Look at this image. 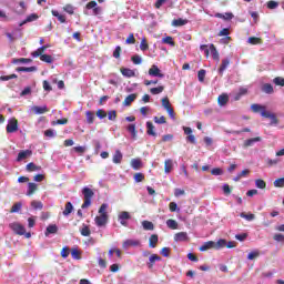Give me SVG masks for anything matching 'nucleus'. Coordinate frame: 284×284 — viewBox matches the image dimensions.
Returning <instances> with one entry per match:
<instances>
[{
	"mask_svg": "<svg viewBox=\"0 0 284 284\" xmlns=\"http://www.w3.org/2000/svg\"><path fill=\"white\" fill-rule=\"evenodd\" d=\"M82 194L84 196V202L82 203V210H88L90 205H92V199L94 197V191L92 189L85 186L82 189Z\"/></svg>",
	"mask_w": 284,
	"mask_h": 284,
	"instance_id": "nucleus-1",
	"label": "nucleus"
},
{
	"mask_svg": "<svg viewBox=\"0 0 284 284\" xmlns=\"http://www.w3.org/2000/svg\"><path fill=\"white\" fill-rule=\"evenodd\" d=\"M10 230L14 232V234H18V236H26V239H30L32 236L31 233L26 232V226L23 224H20L19 222H13L9 224Z\"/></svg>",
	"mask_w": 284,
	"mask_h": 284,
	"instance_id": "nucleus-2",
	"label": "nucleus"
},
{
	"mask_svg": "<svg viewBox=\"0 0 284 284\" xmlns=\"http://www.w3.org/2000/svg\"><path fill=\"white\" fill-rule=\"evenodd\" d=\"M18 131H19V121L17 120V118L10 119L7 124L8 134H13V132H18Z\"/></svg>",
	"mask_w": 284,
	"mask_h": 284,
	"instance_id": "nucleus-3",
	"label": "nucleus"
},
{
	"mask_svg": "<svg viewBox=\"0 0 284 284\" xmlns=\"http://www.w3.org/2000/svg\"><path fill=\"white\" fill-rule=\"evenodd\" d=\"M132 219V215L128 211H122L118 215V221L123 225V227H128V221Z\"/></svg>",
	"mask_w": 284,
	"mask_h": 284,
	"instance_id": "nucleus-4",
	"label": "nucleus"
},
{
	"mask_svg": "<svg viewBox=\"0 0 284 284\" xmlns=\"http://www.w3.org/2000/svg\"><path fill=\"white\" fill-rule=\"evenodd\" d=\"M162 105L163 108L166 110L169 116L171 119H174L175 115H174V109L172 108V104L170 103V99L168 97L163 98L162 99Z\"/></svg>",
	"mask_w": 284,
	"mask_h": 284,
	"instance_id": "nucleus-5",
	"label": "nucleus"
},
{
	"mask_svg": "<svg viewBox=\"0 0 284 284\" xmlns=\"http://www.w3.org/2000/svg\"><path fill=\"white\" fill-rule=\"evenodd\" d=\"M175 243H187L190 242V236L187 232H179L174 235Z\"/></svg>",
	"mask_w": 284,
	"mask_h": 284,
	"instance_id": "nucleus-6",
	"label": "nucleus"
},
{
	"mask_svg": "<svg viewBox=\"0 0 284 284\" xmlns=\"http://www.w3.org/2000/svg\"><path fill=\"white\" fill-rule=\"evenodd\" d=\"M251 110L255 114L260 113L261 116H263V114H267V109L265 108V105L254 103V104L251 105Z\"/></svg>",
	"mask_w": 284,
	"mask_h": 284,
	"instance_id": "nucleus-7",
	"label": "nucleus"
},
{
	"mask_svg": "<svg viewBox=\"0 0 284 284\" xmlns=\"http://www.w3.org/2000/svg\"><path fill=\"white\" fill-rule=\"evenodd\" d=\"M109 215H98L95 216V225L98 227H104V225H108Z\"/></svg>",
	"mask_w": 284,
	"mask_h": 284,
	"instance_id": "nucleus-8",
	"label": "nucleus"
},
{
	"mask_svg": "<svg viewBox=\"0 0 284 284\" xmlns=\"http://www.w3.org/2000/svg\"><path fill=\"white\" fill-rule=\"evenodd\" d=\"M139 245H141L139 240H126L123 242L122 247L123 250H129L130 247H139Z\"/></svg>",
	"mask_w": 284,
	"mask_h": 284,
	"instance_id": "nucleus-9",
	"label": "nucleus"
},
{
	"mask_svg": "<svg viewBox=\"0 0 284 284\" xmlns=\"http://www.w3.org/2000/svg\"><path fill=\"white\" fill-rule=\"evenodd\" d=\"M149 74H150V77H159L160 79H163V77H164V74L161 73V69H159V67L156 64H153L149 69Z\"/></svg>",
	"mask_w": 284,
	"mask_h": 284,
	"instance_id": "nucleus-10",
	"label": "nucleus"
},
{
	"mask_svg": "<svg viewBox=\"0 0 284 284\" xmlns=\"http://www.w3.org/2000/svg\"><path fill=\"white\" fill-rule=\"evenodd\" d=\"M29 156H32V150H22L18 153L17 161L21 162L26 159H29Z\"/></svg>",
	"mask_w": 284,
	"mask_h": 284,
	"instance_id": "nucleus-11",
	"label": "nucleus"
},
{
	"mask_svg": "<svg viewBox=\"0 0 284 284\" xmlns=\"http://www.w3.org/2000/svg\"><path fill=\"white\" fill-rule=\"evenodd\" d=\"M261 141H263V138H261V136L247 139L243 143V148H252V145H254V143H258Z\"/></svg>",
	"mask_w": 284,
	"mask_h": 284,
	"instance_id": "nucleus-12",
	"label": "nucleus"
},
{
	"mask_svg": "<svg viewBox=\"0 0 284 284\" xmlns=\"http://www.w3.org/2000/svg\"><path fill=\"white\" fill-rule=\"evenodd\" d=\"M231 61L230 58H225L222 60V63L220 65V68L217 69V72L221 77H223V72H225V70H227V65H230Z\"/></svg>",
	"mask_w": 284,
	"mask_h": 284,
	"instance_id": "nucleus-13",
	"label": "nucleus"
},
{
	"mask_svg": "<svg viewBox=\"0 0 284 284\" xmlns=\"http://www.w3.org/2000/svg\"><path fill=\"white\" fill-rule=\"evenodd\" d=\"M37 190H39V185L34 182H29L27 196H32L33 194H36Z\"/></svg>",
	"mask_w": 284,
	"mask_h": 284,
	"instance_id": "nucleus-14",
	"label": "nucleus"
},
{
	"mask_svg": "<svg viewBox=\"0 0 284 284\" xmlns=\"http://www.w3.org/2000/svg\"><path fill=\"white\" fill-rule=\"evenodd\" d=\"M264 119H271V125H277L278 118H276V114L267 111L266 113H263Z\"/></svg>",
	"mask_w": 284,
	"mask_h": 284,
	"instance_id": "nucleus-15",
	"label": "nucleus"
},
{
	"mask_svg": "<svg viewBox=\"0 0 284 284\" xmlns=\"http://www.w3.org/2000/svg\"><path fill=\"white\" fill-rule=\"evenodd\" d=\"M32 112H34V114H45V112H50V109H48V105H43V106H32L31 108Z\"/></svg>",
	"mask_w": 284,
	"mask_h": 284,
	"instance_id": "nucleus-16",
	"label": "nucleus"
},
{
	"mask_svg": "<svg viewBox=\"0 0 284 284\" xmlns=\"http://www.w3.org/2000/svg\"><path fill=\"white\" fill-rule=\"evenodd\" d=\"M120 72L123 77H126V79H132V77H135L136 73L134 72V70L129 69V68H122L120 69Z\"/></svg>",
	"mask_w": 284,
	"mask_h": 284,
	"instance_id": "nucleus-17",
	"label": "nucleus"
},
{
	"mask_svg": "<svg viewBox=\"0 0 284 284\" xmlns=\"http://www.w3.org/2000/svg\"><path fill=\"white\" fill-rule=\"evenodd\" d=\"M229 102H230V95H227V93H222L221 95H219L217 98L219 105L221 106L227 105Z\"/></svg>",
	"mask_w": 284,
	"mask_h": 284,
	"instance_id": "nucleus-18",
	"label": "nucleus"
},
{
	"mask_svg": "<svg viewBox=\"0 0 284 284\" xmlns=\"http://www.w3.org/2000/svg\"><path fill=\"white\" fill-rule=\"evenodd\" d=\"M216 19H223L224 21H232L234 19V13L226 12V13H215Z\"/></svg>",
	"mask_w": 284,
	"mask_h": 284,
	"instance_id": "nucleus-19",
	"label": "nucleus"
},
{
	"mask_svg": "<svg viewBox=\"0 0 284 284\" xmlns=\"http://www.w3.org/2000/svg\"><path fill=\"white\" fill-rule=\"evenodd\" d=\"M156 261H161V256H159L158 254H152L149 257V262H148L149 270H152V267H154V264L156 263Z\"/></svg>",
	"mask_w": 284,
	"mask_h": 284,
	"instance_id": "nucleus-20",
	"label": "nucleus"
},
{
	"mask_svg": "<svg viewBox=\"0 0 284 284\" xmlns=\"http://www.w3.org/2000/svg\"><path fill=\"white\" fill-rule=\"evenodd\" d=\"M136 97H138L136 93L129 94V95L124 99L123 105H125V106L132 105V103H134V101H136Z\"/></svg>",
	"mask_w": 284,
	"mask_h": 284,
	"instance_id": "nucleus-21",
	"label": "nucleus"
},
{
	"mask_svg": "<svg viewBox=\"0 0 284 284\" xmlns=\"http://www.w3.org/2000/svg\"><path fill=\"white\" fill-rule=\"evenodd\" d=\"M210 52L213 60L219 63V61H221V57L219 55V51L216 50V47L214 44H210Z\"/></svg>",
	"mask_w": 284,
	"mask_h": 284,
	"instance_id": "nucleus-22",
	"label": "nucleus"
},
{
	"mask_svg": "<svg viewBox=\"0 0 284 284\" xmlns=\"http://www.w3.org/2000/svg\"><path fill=\"white\" fill-rule=\"evenodd\" d=\"M172 26L174 28H181L182 26H187V19H183V18L174 19L172 21Z\"/></svg>",
	"mask_w": 284,
	"mask_h": 284,
	"instance_id": "nucleus-23",
	"label": "nucleus"
},
{
	"mask_svg": "<svg viewBox=\"0 0 284 284\" xmlns=\"http://www.w3.org/2000/svg\"><path fill=\"white\" fill-rule=\"evenodd\" d=\"M73 211L74 206L72 205V202H67L62 214L63 216H70V214H72Z\"/></svg>",
	"mask_w": 284,
	"mask_h": 284,
	"instance_id": "nucleus-24",
	"label": "nucleus"
},
{
	"mask_svg": "<svg viewBox=\"0 0 284 284\" xmlns=\"http://www.w3.org/2000/svg\"><path fill=\"white\" fill-rule=\"evenodd\" d=\"M207 250H214V241L205 242L200 246V252H207Z\"/></svg>",
	"mask_w": 284,
	"mask_h": 284,
	"instance_id": "nucleus-25",
	"label": "nucleus"
},
{
	"mask_svg": "<svg viewBox=\"0 0 284 284\" xmlns=\"http://www.w3.org/2000/svg\"><path fill=\"white\" fill-rule=\"evenodd\" d=\"M123 161V153H121V150H116L113 154V163L119 165Z\"/></svg>",
	"mask_w": 284,
	"mask_h": 284,
	"instance_id": "nucleus-26",
	"label": "nucleus"
},
{
	"mask_svg": "<svg viewBox=\"0 0 284 284\" xmlns=\"http://www.w3.org/2000/svg\"><path fill=\"white\" fill-rule=\"evenodd\" d=\"M146 134H149V136H156V132L154 131V124L151 121L146 122Z\"/></svg>",
	"mask_w": 284,
	"mask_h": 284,
	"instance_id": "nucleus-27",
	"label": "nucleus"
},
{
	"mask_svg": "<svg viewBox=\"0 0 284 284\" xmlns=\"http://www.w3.org/2000/svg\"><path fill=\"white\" fill-rule=\"evenodd\" d=\"M48 50V45H42L40 47L38 50L33 51L31 53V55L33 58H37V57H43V52H45Z\"/></svg>",
	"mask_w": 284,
	"mask_h": 284,
	"instance_id": "nucleus-28",
	"label": "nucleus"
},
{
	"mask_svg": "<svg viewBox=\"0 0 284 284\" xmlns=\"http://www.w3.org/2000/svg\"><path fill=\"white\" fill-rule=\"evenodd\" d=\"M159 243V235L152 234L149 239V247H156V244Z\"/></svg>",
	"mask_w": 284,
	"mask_h": 284,
	"instance_id": "nucleus-29",
	"label": "nucleus"
},
{
	"mask_svg": "<svg viewBox=\"0 0 284 284\" xmlns=\"http://www.w3.org/2000/svg\"><path fill=\"white\" fill-rule=\"evenodd\" d=\"M27 172H39L41 170V166L34 164V162H30L26 166Z\"/></svg>",
	"mask_w": 284,
	"mask_h": 284,
	"instance_id": "nucleus-30",
	"label": "nucleus"
},
{
	"mask_svg": "<svg viewBox=\"0 0 284 284\" xmlns=\"http://www.w3.org/2000/svg\"><path fill=\"white\" fill-rule=\"evenodd\" d=\"M172 168H174V164L172 162V160H165L164 161V172L165 174H170L172 172Z\"/></svg>",
	"mask_w": 284,
	"mask_h": 284,
	"instance_id": "nucleus-31",
	"label": "nucleus"
},
{
	"mask_svg": "<svg viewBox=\"0 0 284 284\" xmlns=\"http://www.w3.org/2000/svg\"><path fill=\"white\" fill-rule=\"evenodd\" d=\"M58 232H59V226H57V224H50L47 227L45 236H48L49 234H57Z\"/></svg>",
	"mask_w": 284,
	"mask_h": 284,
	"instance_id": "nucleus-32",
	"label": "nucleus"
},
{
	"mask_svg": "<svg viewBox=\"0 0 284 284\" xmlns=\"http://www.w3.org/2000/svg\"><path fill=\"white\" fill-rule=\"evenodd\" d=\"M37 19H39V16L37 13H31L30 16L27 17L26 20H23L21 23H20V27L21 26H26V23H30L32 21H37Z\"/></svg>",
	"mask_w": 284,
	"mask_h": 284,
	"instance_id": "nucleus-33",
	"label": "nucleus"
},
{
	"mask_svg": "<svg viewBox=\"0 0 284 284\" xmlns=\"http://www.w3.org/2000/svg\"><path fill=\"white\" fill-rule=\"evenodd\" d=\"M227 241L220 239L217 242H214V250H223V247H226Z\"/></svg>",
	"mask_w": 284,
	"mask_h": 284,
	"instance_id": "nucleus-34",
	"label": "nucleus"
},
{
	"mask_svg": "<svg viewBox=\"0 0 284 284\" xmlns=\"http://www.w3.org/2000/svg\"><path fill=\"white\" fill-rule=\"evenodd\" d=\"M51 13L53 17L58 18V21H60V23H65L67 18L64 14L59 13V11H57V10H52Z\"/></svg>",
	"mask_w": 284,
	"mask_h": 284,
	"instance_id": "nucleus-35",
	"label": "nucleus"
},
{
	"mask_svg": "<svg viewBox=\"0 0 284 284\" xmlns=\"http://www.w3.org/2000/svg\"><path fill=\"white\" fill-rule=\"evenodd\" d=\"M71 256L75 261H81V251H79L77 247L71 248Z\"/></svg>",
	"mask_w": 284,
	"mask_h": 284,
	"instance_id": "nucleus-36",
	"label": "nucleus"
},
{
	"mask_svg": "<svg viewBox=\"0 0 284 284\" xmlns=\"http://www.w3.org/2000/svg\"><path fill=\"white\" fill-rule=\"evenodd\" d=\"M166 226L170 229V230H179V222H176L175 220H168L166 221Z\"/></svg>",
	"mask_w": 284,
	"mask_h": 284,
	"instance_id": "nucleus-37",
	"label": "nucleus"
},
{
	"mask_svg": "<svg viewBox=\"0 0 284 284\" xmlns=\"http://www.w3.org/2000/svg\"><path fill=\"white\" fill-rule=\"evenodd\" d=\"M85 116H87V123H88L89 125H92V123H94V119H95L94 112H92V111H87V112H85Z\"/></svg>",
	"mask_w": 284,
	"mask_h": 284,
	"instance_id": "nucleus-38",
	"label": "nucleus"
},
{
	"mask_svg": "<svg viewBox=\"0 0 284 284\" xmlns=\"http://www.w3.org/2000/svg\"><path fill=\"white\" fill-rule=\"evenodd\" d=\"M262 91L265 92V94H273L274 93V87H272V84H270V83H265L262 87Z\"/></svg>",
	"mask_w": 284,
	"mask_h": 284,
	"instance_id": "nucleus-39",
	"label": "nucleus"
},
{
	"mask_svg": "<svg viewBox=\"0 0 284 284\" xmlns=\"http://www.w3.org/2000/svg\"><path fill=\"white\" fill-rule=\"evenodd\" d=\"M247 43H251V45H261V43H263V40L261 38L251 37L248 38Z\"/></svg>",
	"mask_w": 284,
	"mask_h": 284,
	"instance_id": "nucleus-40",
	"label": "nucleus"
},
{
	"mask_svg": "<svg viewBox=\"0 0 284 284\" xmlns=\"http://www.w3.org/2000/svg\"><path fill=\"white\" fill-rule=\"evenodd\" d=\"M142 226H143V230H146V231L154 230V223H152L148 220L142 221Z\"/></svg>",
	"mask_w": 284,
	"mask_h": 284,
	"instance_id": "nucleus-41",
	"label": "nucleus"
},
{
	"mask_svg": "<svg viewBox=\"0 0 284 284\" xmlns=\"http://www.w3.org/2000/svg\"><path fill=\"white\" fill-rule=\"evenodd\" d=\"M17 72H37V67H19Z\"/></svg>",
	"mask_w": 284,
	"mask_h": 284,
	"instance_id": "nucleus-42",
	"label": "nucleus"
},
{
	"mask_svg": "<svg viewBox=\"0 0 284 284\" xmlns=\"http://www.w3.org/2000/svg\"><path fill=\"white\" fill-rule=\"evenodd\" d=\"M142 162L140 159H133L131 160V166L133 170H141Z\"/></svg>",
	"mask_w": 284,
	"mask_h": 284,
	"instance_id": "nucleus-43",
	"label": "nucleus"
},
{
	"mask_svg": "<svg viewBox=\"0 0 284 284\" xmlns=\"http://www.w3.org/2000/svg\"><path fill=\"white\" fill-rule=\"evenodd\" d=\"M80 234L82 236H90V234H92V231H90V226L83 224L82 229L80 230Z\"/></svg>",
	"mask_w": 284,
	"mask_h": 284,
	"instance_id": "nucleus-44",
	"label": "nucleus"
},
{
	"mask_svg": "<svg viewBox=\"0 0 284 284\" xmlns=\"http://www.w3.org/2000/svg\"><path fill=\"white\" fill-rule=\"evenodd\" d=\"M126 130L131 133L132 139H136V124H129Z\"/></svg>",
	"mask_w": 284,
	"mask_h": 284,
	"instance_id": "nucleus-45",
	"label": "nucleus"
},
{
	"mask_svg": "<svg viewBox=\"0 0 284 284\" xmlns=\"http://www.w3.org/2000/svg\"><path fill=\"white\" fill-rule=\"evenodd\" d=\"M22 203L21 202H17L16 204L12 205L10 213L14 214L17 212H21V207H22Z\"/></svg>",
	"mask_w": 284,
	"mask_h": 284,
	"instance_id": "nucleus-46",
	"label": "nucleus"
},
{
	"mask_svg": "<svg viewBox=\"0 0 284 284\" xmlns=\"http://www.w3.org/2000/svg\"><path fill=\"white\" fill-rule=\"evenodd\" d=\"M133 179L135 183H143V181H145V175L143 173H135Z\"/></svg>",
	"mask_w": 284,
	"mask_h": 284,
	"instance_id": "nucleus-47",
	"label": "nucleus"
},
{
	"mask_svg": "<svg viewBox=\"0 0 284 284\" xmlns=\"http://www.w3.org/2000/svg\"><path fill=\"white\" fill-rule=\"evenodd\" d=\"M31 207H33V210H43V203L41 201L33 200L31 202Z\"/></svg>",
	"mask_w": 284,
	"mask_h": 284,
	"instance_id": "nucleus-48",
	"label": "nucleus"
},
{
	"mask_svg": "<svg viewBox=\"0 0 284 284\" xmlns=\"http://www.w3.org/2000/svg\"><path fill=\"white\" fill-rule=\"evenodd\" d=\"M100 216H108V204L103 203L101 204L99 209Z\"/></svg>",
	"mask_w": 284,
	"mask_h": 284,
	"instance_id": "nucleus-49",
	"label": "nucleus"
},
{
	"mask_svg": "<svg viewBox=\"0 0 284 284\" xmlns=\"http://www.w3.org/2000/svg\"><path fill=\"white\" fill-rule=\"evenodd\" d=\"M153 121H154V123H158V125H163V124H165V123H168V120L165 119V116H154L153 118Z\"/></svg>",
	"mask_w": 284,
	"mask_h": 284,
	"instance_id": "nucleus-50",
	"label": "nucleus"
},
{
	"mask_svg": "<svg viewBox=\"0 0 284 284\" xmlns=\"http://www.w3.org/2000/svg\"><path fill=\"white\" fill-rule=\"evenodd\" d=\"M162 42L166 43L168 45H172L173 48L174 45H176V43L174 42V39L170 36L163 38Z\"/></svg>",
	"mask_w": 284,
	"mask_h": 284,
	"instance_id": "nucleus-51",
	"label": "nucleus"
},
{
	"mask_svg": "<svg viewBox=\"0 0 284 284\" xmlns=\"http://www.w3.org/2000/svg\"><path fill=\"white\" fill-rule=\"evenodd\" d=\"M258 256H261V252L252 251L251 253H248L247 260L248 261H254V258H258Z\"/></svg>",
	"mask_w": 284,
	"mask_h": 284,
	"instance_id": "nucleus-52",
	"label": "nucleus"
},
{
	"mask_svg": "<svg viewBox=\"0 0 284 284\" xmlns=\"http://www.w3.org/2000/svg\"><path fill=\"white\" fill-rule=\"evenodd\" d=\"M125 43L128 45H134V43H136V39L134 38V33L129 34V37L125 40Z\"/></svg>",
	"mask_w": 284,
	"mask_h": 284,
	"instance_id": "nucleus-53",
	"label": "nucleus"
},
{
	"mask_svg": "<svg viewBox=\"0 0 284 284\" xmlns=\"http://www.w3.org/2000/svg\"><path fill=\"white\" fill-rule=\"evenodd\" d=\"M163 90H165V87L160 85V87L150 89V92H151V94H161V92H163Z\"/></svg>",
	"mask_w": 284,
	"mask_h": 284,
	"instance_id": "nucleus-54",
	"label": "nucleus"
},
{
	"mask_svg": "<svg viewBox=\"0 0 284 284\" xmlns=\"http://www.w3.org/2000/svg\"><path fill=\"white\" fill-rule=\"evenodd\" d=\"M255 185L256 187H258V190H265V187H267V183H265L263 180L258 179L255 181Z\"/></svg>",
	"mask_w": 284,
	"mask_h": 284,
	"instance_id": "nucleus-55",
	"label": "nucleus"
},
{
	"mask_svg": "<svg viewBox=\"0 0 284 284\" xmlns=\"http://www.w3.org/2000/svg\"><path fill=\"white\" fill-rule=\"evenodd\" d=\"M241 219H245L246 221H254V219H256V215L252 214V213H241L240 214Z\"/></svg>",
	"mask_w": 284,
	"mask_h": 284,
	"instance_id": "nucleus-56",
	"label": "nucleus"
},
{
	"mask_svg": "<svg viewBox=\"0 0 284 284\" xmlns=\"http://www.w3.org/2000/svg\"><path fill=\"white\" fill-rule=\"evenodd\" d=\"M40 61H43L44 63H52L53 59L50 54H42L40 57Z\"/></svg>",
	"mask_w": 284,
	"mask_h": 284,
	"instance_id": "nucleus-57",
	"label": "nucleus"
},
{
	"mask_svg": "<svg viewBox=\"0 0 284 284\" xmlns=\"http://www.w3.org/2000/svg\"><path fill=\"white\" fill-rule=\"evenodd\" d=\"M13 63H32V59L30 58L13 59Z\"/></svg>",
	"mask_w": 284,
	"mask_h": 284,
	"instance_id": "nucleus-58",
	"label": "nucleus"
},
{
	"mask_svg": "<svg viewBox=\"0 0 284 284\" xmlns=\"http://www.w3.org/2000/svg\"><path fill=\"white\" fill-rule=\"evenodd\" d=\"M131 61L134 63V65H141L143 59H141V55L135 54L131 58Z\"/></svg>",
	"mask_w": 284,
	"mask_h": 284,
	"instance_id": "nucleus-59",
	"label": "nucleus"
},
{
	"mask_svg": "<svg viewBox=\"0 0 284 284\" xmlns=\"http://www.w3.org/2000/svg\"><path fill=\"white\" fill-rule=\"evenodd\" d=\"M150 49V44H148V40L142 39L141 43H140V50H142V52H145V50Z\"/></svg>",
	"mask_w": 284,
	"mask_h": 284,
	"instance_id": "nucleus-60",
	"label": "nucleus"
},
{
	"mask_svg": "<svg viewBox=\"0 0 284 284\" xmlns=\"http://www.w3.org/2000/svg\"><path fill=\"white\" fill-rule=\"evenodd\" d=\"M205 74H206V71L204 69H201L197 72V79H199L200 83H203V81H205Z\"/></svg>",
	"mask_w": 284,
	"mask_h": 284,
	"instance_id": "nucleus-61",
	"label": "nucleus"
},
{
	"mask_svg": "<svg viewBox=\"0 0 284 284\" xmlns=\"http://www.w3.org/2000/svg\"><path fill=\"white\" fill-rule=\"evenodd\" d=\"M121 52H122L121 45L115 47V49L113 51V58L121 59Z\"/></svg>",
	"mask_w": 284,
	"mask_h": 284,
	"instance_id": "nucleus-62",
	"label": "nucleus"
},
{
	"mask_svg": "<svg viewBox=\"0 0 284 284\" xmlns=\"http://www.w3.org/2000/svg\"><path fill=\"white\" fill-rule=\"evenodd\" d=\"M274 187H284V178H280L273 182Z\"/></svg>",
	"mask_w": 284,
	"mask_h": 284,
	"instance_id": "nucleus-63",
	"label": "nucleus"
},
{
	"mask_svg": "<svg viewBox=\"0 0 284 284\" xmlns=\"http://www.w3.org/2000/svg\"><path fill=\"white\" fill-rule=\"evenodd\" d=\"M273 83H275V85H281V88H284V78L276 77L274 78Z\"/></svg>",
	"mask_w": 284,
	"mask_h": 284,
	"instance_id": "nucleus-64",
	"label": "nucleus"
}]
</instances>
